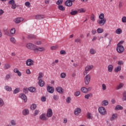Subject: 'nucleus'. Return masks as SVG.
<instances>
[{"label":"nucleus","instance_id":"4d7b16f0","mask_svg":"<svg viewBox=\"0 0 126 126\" xmlns=\"http://www.w3.org/2000/svg\"><path fill=\"white\" fill-rule=\"evenodd\" d=\"M123 84H122V83L120 84V85L117 86V90H119V89H121V88H122V87H123Z\"/></svg>","mask_w":126,"mask_h":126},{"label":"nucleus","instance_id":"c9c22d12","mask_svg":"<svg viewBox=\"0 0 126 126\" xmlns=\"http://www.w3.org/2000/svg\"><path fill=\"white\" fill-rule=\"evenodd\" d=\"M10 40L11 43H12L13 44H15V43H16V40H15V38L13 37H11L10 38Z\"/></svg>","mask_w":126,"mask_h":126},{"label":"nucleus","instance_id":"a878e982","mask_svg":"<svg viewBox=\"0 0 126 126\" xmlns=\"http://www.w3.org/2000/svg\"><path fill=\"white\" fill-rule=\"evenodd\" d=\"M58 9H59V10H61L62 11H64V10H65V8H64L62 5H59L58 6Z\"/></svg>","mask_w":126,"mask_h":126},{"label":"nucleus","instance_id":"4c0bfd02","mask_svg":"<svg viewBox=\"0 0 126 126\" xmlns=\"http://www.w3.org/2000/svg\"><path fill=\"white\" fill-rule=\"evenodd\" d=\"M104 17H105V15H104L103 13H101L100 14H99V19H105V18H104Z\"/></svg>","mask_w":126,"mask_h":126},{"label":"nucleus","instance_id":"4468645a","mask_svg":"<svg viewBox=\"0 0 126 126\" xmlns=\"http://www.w3.org/2000/svg\"><path fill=\"white\" fill-rule=\"evenodd\" d=\"M56 91L60 94H63V89L61 87H58L56 88Z\"/></svg>","mask_w":126,"mask_h":126},{"label":"nucleus","instance_id":"dca6fc26","mask_svg":"<svg viewBox=\"0 0 126 126\" xmlns=\"http://www.w3.org/2000/svg\"><path fill=\"white\" fill-rule=\"evenodd\" d=\"M47 90L49 92V93H51V94L54 93V88L50 87V86H47Z\"/></svg>","mask_w":126,"mask_h":126},{"label":"nucleus","instance_id":"39448f33","mask_svg":"<svg viewBox=\"0 0 126 126\" xmlns=\"http://www.w3.org/2000/svg\"><path fill=\"white\" fill-rule=\"evenodd\" d=\"M98 112L101 115H106V114H107V112L106 111L105 107H101L98 108Z\"/></svg>","mask_w":126,"mask_h":126},{"label":"nucleus","instance_id":"a211bd4d","mask_svg":"<svg viewBox=\"0 0 126 126\" xmlns=\"http://www.w3.org/2000/svg\"><path fill=\"white\" fill-rule=\"evenodd\" d=\"M22 114L23 116H27L28 115H29V110H28V109H25L23 110Z\"/></svg>","mask_w":126,"mask_h":126},{"label":"nucleus","instance_id":"5701e85b","mask_svg":"<svg viewBox=\"0 0 126 126\" xmlns=\"http://www.w3.org/2000/svg\"><path fill=\"white\" fill-rule=\"evenodd\" d=\"M118 118V115L117 114H114L112 115L111 118H110V121H114V120H116Z\"/></svg>","mask_w":126,"mask_h":126},{"label":"nucleus","instance_id":"393cba45","mask_svg":"<svg viewBox=\"0 0 126 126\" xmlns=\"http://www.w3.org/2000/svg\"><path fill=\"white\" fill-rule=\"evenodd\" d=\"M101 105L102 106H107V105H109V102L107 100H104L102 101Z\"/></svg>","mask_w":126,"mask_h":126},{"label":"nucleus","instance_id":"7ed1b4c3","mask_svg":"<svg viewBox=\"0 0 126 126\" xmlns=\"http://www.w3.org/2000/svg\"><path fill=\"white\" fill-rule=\"evenodd\" d=\"M26 47L29 50H32V51H34L36 45H34L32 43H28L26 45Z\"/></svg>","mask_w":126,"mask_h":126},{"label":"nucleus","instance_id":"2f4dec72","mask_svg":"<svg viewBox=\"0 0 126 126\" xmlns=\"http://www.w3.org/2000/svg\"><path fill=\"white\" fill-rule=\"evenodd\" d=\"M108 70L109 72H112L113 71V65H109L108 66Z\"/></svg>","mask_w":126,"mask_h":126},{"label":"nucleus","instance_id":"e2e57ef3","mask_svg":"<svg viewBox=\"0 0 126 126\" xmlns=\"http://www.w3.org/2000/svg\"><path fill=\"white\" fill-rule=\"evenodd\" d=\"M79 95H80V92L77 91L75 93V96L76 97L78 96Z\"/></svg>","mask_w":126,"mask_h":126},{"label":"nucleus","instance_id":"774afa93","mask_svg":"<svg viewBox=\"0 0 126 126\" xmlns=\"http://www.w3.org/2000/svg\"><path fill=\"white\" fill-rule=\"evenodd\" d=\"M122 22H123L124 23H126V17H124L122 18Z\"/></svg>","mask_w":126,"mask_h":126},{"label":"nucleus","instance_id":"052dcab7","mask_svg":"<svg viewBox=\"0 0 126 126\" xmlns=\"http://www.w3.org/2000/svg\"><path fill=\"white\" fill-rule=\"evenodd\" d=\"M66 54V52L65 50H61L60 51L61 55H65Z\"/></svg>","mask_w":126,"mask_h":126},{"label":"nucleus","instance_id":"69168bd1","mask_svg":"<svg viewBox=\"0 0 126 126\" xmlns=\"http://www.w3.org/2000/svg\"><path fill=\"white\" fill-rule=\"evenodd\" d=\"M11 126H15V125H16V123H15V121L14 120H11Z\"/></svg>","mask_w":126,"mask_h":126},{"label":"nucleus","instance_id":"423d86ee","mask_svg":"<svg viewBox=\"0 0 126 126\" xmlns=\"http://www.w3.org/2000/svg\"><path fill=\"white\" fill-rule=\"evenodd\" d=\"M38 51L39 52H43V51H45V48L43 47H38V46L35 45V47L34 48V52L38 53Z\"/></svg>","mask_w":126,"mask_h":126},{"label":"nucleus","instance_id":"c85d7f7f","mask_svg":"<svg viewBox=\"0 0 126 126\" xmlns=\"http://www.w3.org/2000/svg\"><path fill=\"white\" fill-rule=\"evenodd\" d=\"M114 70L116 72H119V71L122 70V66L120 65L118 66L117 67L115 68Z\"/></svg>","mask_w":126,"mask_h":126},{"label":"nucleus","instance_id":"c03bdc74","mask_svg":"<svg viewBox=\"0 0 126 126\" xmlns=\"http://www.w3.org/2000/svg\"><path fill=\"white\" fill-rule=\"evenodd\" d=\"M65 76H66L65 73L63 72L61 74V78H65Z\"/></svg>","mask_w":126,"mask_h":126},{"label":"nucleus","instance_id":"0e129e2a","mask_svg":"<svg viewBox=\"0 0 126 126\" xmlns=\"http://www.w3.org/2000/svg\"><path fill=\"white\" fill-rule=\"evenodd\" d=\"M38 114H39V110H35L34 111V113L33 114V116H37V115H38Z\"/></svg>","mask_w":126,"mask_h":126},{"label":"nucleus","instance_id":"338daca9","mask_svg":"<svg viewBox=\"0 0 126 126\" xmlns=\"http://www.w3.org/2000/svg\"><path fill=\"white\" fill-rule=\"evenodd\" d=\"M59 47V46L56 45L55 46H52L51 47V50H56L57 48Z\"/></svg>","mask_w":126,"mask_h":126},{"label":"nucleus","instance_id":"ddd939ff","mask_svg":"<svg viewBox=\"0 0 126 126\" xmlns=\"http://www.w3.org/2000/svg\"><path fill=\"white\" fill-rule=\"evenodd\" d=\"M80 113H81V109L80 108H76L74 111V114L75 116H78V114H80Z\"/></svg>","mask_w":126,"mask_h":126},{"label":"nucleus","instance_id":"f257e3e1","mask_svg":"<svg viewBox=\"0 0 126 126\" xmlns=\"http://www.w3.org/2000/svg\"><path fill=\"white\" fill-rule=\"evenodd\" d=\"M93 68V65H87L85 68V71L84 72V75H86L88 73H89V71L91 70Z\"/></svg>","mask_w":126,"mask_h":126},{"label":"nucleus","instance_id":"864d4df0","mask_svg":"<svg viewBox=\"0 0 126 126\" xmlns=\"http://www.w3.org/2000/svg\"><path fill=\"white\" fill-rule=\"evenodd\" d=\"M53 99L55 100V101H57V100H59V96L57 95H54Z\"/></svg>","mask_w":126,"mask_h":126},{"label":"nucleus","instance_id":"bf43d9fd","mask_svg":"<svg viewBox=\"0 0 126 126\" xmlns=\"http://www.w3.org/2000/svg\"><path fill=\"white\" fill-rule=\"evenodd\" d=\"M75 43H81V39H80V38H76L75 40Z\"/></svg>","mask_w":126,"mask_h":126},{"label":"nucleus","instance_id":"cd10ccee","mask_svg":"<svg viewBox=\"0 0 126 126\" xmlns=\"http://www.w3.org/2000/svg\"><path fill=\"white\" fill-rule=\"evenodd\" d=\"M36 108H37V105L35 104H32L31 105L30 109L32 111L35 110Z\"/></svg>","mask_w":126,"mask_h":126},{"label":"nucleus","instance_id":"412c9836","mask_svg":"<svg viewBox=\"0 0 126 126\" xmlns=\"http://www.w3.org/2000/svg\"><path fill=\"white\" fill-rule=\"evenodd\" d=\"M4 89L6 91H7L8 92H10L12 90V88L8 86H5L4 87Z\"/></svg>","mask_w":126,"mask_h":126},{"label":"nucleus","instance_id":"6ab92c4d","mask_svg":"<svg viewBox=\"0 0 126 126\" xmlns=\"http://www.w3.org/2000/svg\"><path fill=\"white\" fill-rule=\"evenodd\" d=\"M28 90L30 92H32V93H35V92H36V89L34 87H29Z\"/></svg>","mask_w":126,"mask_h":126},{"label":"nucleus","instance_id":"9b49d317","mask_svg":"<svg viewBox=\"0 0 126 126\" xmlns=\"http://www.w3.org/2000/svg\"><path fill=\"white\" fill-rule=\"evenodd\" d=\"M22 21H23V19L21 17H18L14 20V22H15L16 24H19V23L22 22Z\"/></svg>","mask_w":126,"mask_h":126},{"label":"nucleus","instance_id":"aec40b11","mask_svg":"<svg viewBox=\"0 0 126 126\" xmlns=\"http://www.w3.org/2000/svg\"><path fill=\"white\" fill-rule=\"evenodd\" d=\"M45 16L43 15H37L35 16V19L39 20V19H44Z\"/></svg>","mask_w":126,"mask_h":126},{"label":"nucleus","instance_id":"49530a36","mask_svg":"<svg viewBox=\"0 0 126 126\" xmlns=\"http://www.w3.org/2000/svg\"><path fill=\"white\" fill-rule=\"evenodd\" d=\"M92 96V94H89L85 95V99H89V97Z\"/></svg>","mask_w":126,"mask_h":126},{"label":"nucleus","instance_id":"8fccbe9b","mask_svg":"<svg viewBox=\"0 0 126 126\" xmlns=\"http://www.w3.org/2000/svg\"><path fill=\"white\" fill-rule=\"evenodd\" d=\"M87 119H89V120H91L92 119V117H91V113L88 112L87 114Z\"/></svg>","mask_w":126,"mask_h":126},{"label":"nucleus","instance_id":"c756f323","mask_svg":"<svg viewBox=\"0 0 126 126\" xmlns=\"http://www.w3.org/2000/svg\"><path fill=\"white\" fill-rule=\"evenodd\" d=\"M10 67V64L8 63H5L4 65L3 68L4 69H9Z\"/></svg>","mask_w":126,"mask_h":126},{"label":"nucleus","instance_id":"58836bf2","mask_svg":"<svg viewBox=\"0 0 126 126\" xmlns=\"http://www.w3.org/2000/svg\"><path fill=\"white\" fill-rule=\"evenodd\" d=\"M35 38V35L32 34H30L28 36V39H34Z\"/></svg>","mask_w":126,"mask_h":126},{"label":"nucleus","instance_id":"a18cd8bd","mask_svg":"<svg viewBox=\"0 0 126 126\" xmlns=\"http://www.w3.org/2000/svg\"><path fill=\"white\" fill-rule=\"evenodd\" d=\"M11 34H15V28H12L10 30Z\"/></svg>","mask_w":126,"mask_h":126},{"label":"nucleus","instance_id":"ea45409f","mask_svg":"<svg viewBox=\"0 0 126 126\" xmlns=\"http://www.w3.org/2000/svg\"><path fill=\"white\" fill-rule=\"evenodd\" d=\"M97 32L98 34H100V33H103V29L101 28H98L97 29Z\"/></svg>","mask_w":126,"mask_h":126},{"label":"nucleus","instance_id":"de8ad7c7","mask_svg":"<svg viewBox=\"0 0 126 126\" xmlns=\"http://www.w3.org/2000/svg\"><path fill=\"white\" fill-rule=\"evenodd\" d=\"M91 20L93 21H95V15H94V14H92L91 16Z\"/></svg>","mask_w":126,"mask_h":126},{"label":"nucleus","instance_id":"09e8293b","mask_svg":"<svg viewBox=\"0 0 126 126\" xmlns=\"http://www.w3.org/2000/svg\"><path fill=\"white\" fill-rule=\"evenodd\" d=\"M19 92V89L18 88L15 89L13 91L14 94H17V93H18Z\"/></svg>","mask_w":126,"mask_h":126},{"label":"nucleus","instance_id":"a19ab883","mask_svg":"<svg viewBox=\"0 0 126 126\" xmlns=\"http://www.w3.org/2000/svg\"><path fill=\"white\" fill-rule=\"evenodd\" d=\"M29 91V90H28L27 88H24L23 89V92L25 94H27Z\"/></svg>","mask_w":126,"mask_h":126},{"label":"nucleus","instance_id":"4be33fe9","mask_svg":"<svg viewBox=\"0 0 126 126\" xmlns=\"http://www.w3.org/2000/svg\"><path fill=\"white\" fill-rule=\"evenodd\" d=\"M14 72H15V73H17L18 76H21L22 75L21 72L19 71V70L17 68L14 69Z\"/></svg>","mask_w":126,"mask_h":126},{"label":"nucleus","instance_id":"9d476101","mask_svg":"<svg viewBox=\"0 0 126 126\" xmlns=\"http://www.w3.org/2000/svg\"><path fill=\"white\" fill-rule=\"evenodd\" d=\"M106 21H107V20L106 19H100V20H99V21H98L97 23L101 26H104L105 23H106Z\"/></svg>","mask_w":126,"mask_h":126},{"label":"nucleus","instance_id":"0eeeda50","mask_svg":"<svg viewBox=\"0 0 126 126\" xmlns=\"http://www.w3.org/2000/svg\"><path fill=\"white\" fill-rule=\"evenodd\" d=\"M46 116L47 118H51L53 116V110H52V109L49 108L48 109Z\"/></svg>","mask_w":126,"mask_h":126},{"label":"nucleus","instance_id":"680f3d73","mask_svg":"<svg viewBox=\"0 0 126 126\" xmlns=\"http://www.w3.org/2000/svg\"><path fill=\"white\" fill-rule=\"evenodd\" d=\"M41 100L42 102H46L47 98H46V97H45V96H42V97H41Z\"/></svg>","mask_w":126,"mask_h":126},{"label":"nucleus","instance_id":"37998d69","mask_svg":"<svg viewBox=\"0 0 126 126\" xmlns=\"http://www.w3.org/2000/svg\"><path fill=\"white\" fill-rule=\"evenodd\" d=\"M71 101V98H70V97L69 96L66 98V103H67V104H69Z\"/></svg>","mask_w":126,"mask_h":126},{"label":"nucleus","instance_id":"f03ea898","mask_svg":"<svg viewBox=\"0 0 126 126\" xmlns=\"http://www.w3.org/2000/svg\"><path fill=\"white\" fill-rule=\"evenodd\" d=\"M116 50L117 51L119 54H122L124 53V51H125V48L123 46L117 45V47L116 48Z\"/></svg>","mask_w":126,"mask_h":126},{"label":"nucleus","instance_id":"b1692460","mask_svg":"<svg viewBox=\"0 0 126 126\" xmlns=\"http://www.w3.org/2000/svg\"><path fill=\"white\" fill-rule=\"evenodd\" d=\"M38 84L40 87H43L44 85V81L42 80H39Z\"/></svg>","mask_w":126,"mask_h":126},{"label":"nucleus","instance_id":"2eb2a0df","mask_svg":"<svg viewBox=\"0 0 126 126\" xmlns=\"http://www.w3.org/2000/svg\"><path fill=\"white\" fill-rule=\"evenodd\" d=\"M73 0H66L65 2V5L66 6H71L72 5V2H73Z\"/></svg>","mask_w":126,"mask_h":126},{"label":"nucleus","instance_id":"603ef678","mask_svg":"<svg viewBox=\"0 0 126 126\" xmlns=\"http://www.w3.org/2000/svg\"><path fill=\"white\" fill-rule=\"evenodd\" d=\"M26 6H27V7H30L31 4L29 1L26 2L25 3Z\"/></svg>","mask_w":126,"mask_h":126},{"label":"nucleus","instance_id":"6e6d98bb","mask_svg":"<svg viewBox=\"0 0 126 126\" xmlns=\"http://www.w3.org/2000/svg\"><path fill=\"white\" fill-rule=\"evenodd\" d=\"M124 43H125V41L124 40L121 41L118 43V44H117V46H123L122 45H123V44H124Z\"/></svg>","mask_w":126,"mask_h":126},{"label":"nucleus","instance_id":"e433bc0d","mask_svg":"<svg viewBox=\"0 0 126 126\" xmlns=\"http://www.w3.org/2000/svg\"><path fill=\"white\" fill-rule=\"evenodd\" d=\"M122 29H118L116 31V34H122Z\"/></svg>","mask_w":126,"mask_h":126},{"label":"nucleus","instance_id":"f8f14e48","mask_svg":"<svg viewBox=\"0 0 126 126\" xmlns=\"http://www.w3.org/2000/svg\"><path fill=\"white\" fill-rule=\"evenodd\" d=\"M20 98L22 99V100H24L25 103H26L27 102V96H26V95H25L24 94H21L19 95Z\"/></svg>","mask_w":126,"mask_h":126},{"label":"nucleus","instance_id":"72a5a7b5","mask_svg":"<svg viewBox=\"0 0 126 126\" xmlns=\"http://www.w3.org/2000/svg\"><path fill=\"white\" fill-rule=\"evenodd\" d=\"M81 91H82L83 93H87V88L85 87L81 88Z\"/></svg>","mask_w":126,"mask_h":126},{"label":"nucleus","instance_id":"13d9d810","mask_svg":"<svg viewBox=\"0 0 126 126\" xmlns=\"http://www.w3.org/2000/svg\"><path fill=\"white\" fill-rule=\"evenodd\" d=\"M3 100L1 99V98H0V107H2L3 106Z\"/></svg>","mask_w":126,"mask_h":126},{"label":"nucleus","instance_id":"7c9ffc66","mask_svg":"<svg viewBox=\"0 0 126 126\" xmlns=\"http://www.w3.org/2000/svg\"><path fill=\"white\" fill-rule=\"evenodd\" d=\"M12 77V75L10 74H6L5 76V79L6 80H9V79H10Z\"/></svg>","mask_w":126,"mask_h":126},{"label":"nucleus","instance_id":"6e6552de","mask_svg":"<svg viewBox=\"0 0 126 126\" xmlns=\"http://www.w3.org/2000/svg\"><path fill=\"white\" fill-rule=\"evenodd\" d=\"M8 3L9 4H11V8H12V9H15V8H16V3H15L14 0H10Z\"/></svg>","mask_w":126,"mask_h":126},{"label":"nucleus","instance_id":"bb28decb","mask_svg":"<svg viewBox=\"0 0 126 126\" xmlns=\"http://www.w3.org/2000/svg\"><path fill=\"white\" fill-rule=\"evenodd\" d=\"M123 106H122L120 105H118L116 106L115 110H116V111H119L120 110H123Z\"/></svg>","mask_w":126,"mask_h":126},{"label":"nucleus","instance_id":"5fc2aeb1","mask_svg":"<svg viewBox=\"0 0 126 126\" xmlns=\"http://www.w3.org/2000/svg\"><path fill=\"white\" fill-rule=\"evenodd\" d=\"M78 11H79L80 13H83L85 12V10L83 8L79 9Z\"/></svg>","mask_w":126,"mask_h":126},{"label":"nucleus","instance_id":"79ce46f5","mask_svg":"<svg viewBox=\"0 0 126 126\" xmlns=\"http://www.w3.org/2000/svg\"><path fill=\"white\" fill-rule=\"evenodd\" d=\"M43 78V73L40 72L39 73V76L38 77V80H41V78Z\"/></svg>","mask_w":126,"mask_h":126},{"label":"nucleus","instance_id":"3c124183","mask_svg":"<svg viewBox=\"0 0 126 126\" xmlns=\"http://www.w3.org/2000/svg\"><path fill=\"white\" fill-rule=\"evenodd\" d=\"M63 4V0H58L56 2V4H57L58 5H61V4Z\"/></svg>","mask_w":126,"mask_h":126},{"label":"nucleus","instance_id":"473e14b6","mask_svg":"<svg viewBox=\"0 0 126 126\" xmlns=\"http://www.w3.org/2000/svg\"><path fill=\"white\" fill-rule=\"evenodd\" d=\"M90 53L91 55H94V54H96V51H95V49L92 48L90 50Z\"/></svg>","mask_w":126,"mask_h":126},{"label":"nucleus","instance_id":"f3484780","mask_svg":"<svg viewBox=\"0 0 126 126\" xmlns=\"http://www.w3.org/2000/svg\"><path fill=\"white\" fill-rule=\"evenodd\" d=\"M40 120H41V121H47L48 119L46 117L45 114H42L39 116Z\"/></svg>","mask_w":126,"mask_h":126},{"label":"nucleus","instance_id":"f704fd0d","mask_svg":"<svg viewBox=\"0 0 126 126\" xmlns=\"http://www.w3.org/2000/svg\"><path fill=\"white\" fill-rule=\"evenodd\" d=\"M78 13V11L77 10L72 11L70 12V14L71 15H76Z\"/></svg>","mask_w":126,"mask_h":126},{"label":"nucleus","instance_id":"1a4fd4ad","mask_svg":"<svg viewBox=\"0 0 126 126\" xmlns=\"http://www.w3.org/2000/svg\"><path fill=\"white\" fill-rule=\"evenodd\" d=\"M34 64V61L32 59H29L26 61V64L28 66H31Z\"/></svg>","mask_w":126,"mask_h":126},{"label":"nucleus","instance_id":"20e7f679","mask_svg":"<svg viewBox=\"0 0 126 126\" xmlns=\"http://www.w3.org/2000/svg\"><path fill=\"white\" fill-rule=\"evenodd\" d=\"M91 79V76L90 74L87 75L85 77V83L86 85H88L90 82Z\"/></svg>","mask_w":126,"mask_h":126}]
</instances>
